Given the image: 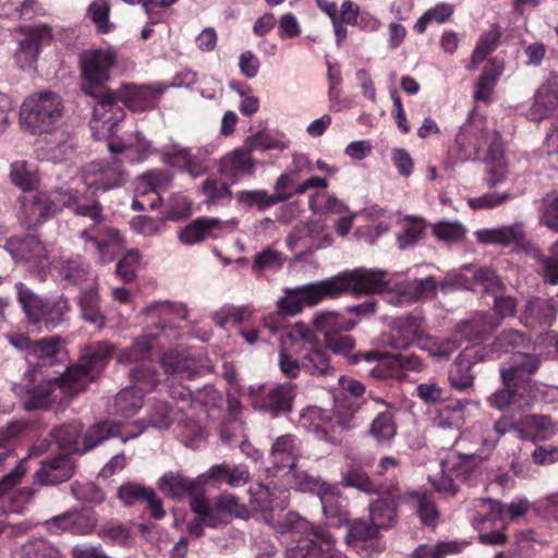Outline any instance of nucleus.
I'll list each match as a JSON object with an SVG mask.
<instances>
[{
	"label": "nucleus",
	"instance_id": "obj_1",
	"mask_svg": "<svg viewBox=\"0 0 558 558\" xmlns=\"http://www.w3.org/2000/svg\"><path fill=\"white\" fill-rule=\"evenodd\" d=\"M114 353L116 345L108 340L88 343L82 349L76 364L65 367L64 372L56 371L59 376L48 377L26 389L22 396L24 408L28 411L48 409L58 399L57 389L65 396L84 391L105 371Z\"/></svg>",
	"mask_w": 558,
	"mask_h": 558
},
{
	"label": "nucleus",
	"instance_id": "obj_2",
	"mask_svg": "<svg viewBox=\"0 0 558 558\" xmlns=\"http://www.w3.org/2000/svg\"><path fill=\"white\" fill-rule=\"evenodd\" d=\"M401 473L400 460L386 456L379 460L373 477L361 469H350L342 477L345 487L379 495L368 506L369 520L378 531L393 527L398 522L399 508L416 498L414 494H405V489L400 486Z\"/></svg>",
	"mask_w": 558,
	"mask_h": 558
},
{
	"label": "nucleus",
	"instance_id": "obj_3",
	"mask_svg": "<svg viewBox=\"0 0 558 558\" xmlns=\"http://www.w3.org/2000/svg\"><path fill=\"white\" fill-rule=\"evenodd\" d=\"M388 286L387 272L380 269L355 268L337 276L299 286L286 291L277 302L278 312L294 316L305 306H314L325 299L333 300L343 294L354 296L381 292Z\"/></svg>",
	"mask_w": 558,
	"mask_h": 558
},
{
	"label": "nucleus",
	"instance_id": "obj_4",
	"mask_svg": "<svg viewBox=\"0 0 558 558\" xmlns=\"http://www.w3.org/2000/svg\"><path fill=\"white\" fill-rule=\"evenodd\" d=\"M448 156L452 162L480 160L489 168L486 183L489 187L506 180V161L501 135L496 130H489L486 119L470 112L466 121L460 126L453 143L448 148Z\"/></svg>",
	"mask_w": 558,
	"mask_h": 558
},
{
	"label": "nucleus",
	"instance_id": "obj_5",
	"mask_svg": "<svg viewBox=\"0 0 558 558\" xmlns=\"http://www.w3.org/2000/svg\"><path fill=\"white\" fill-rule=\"evenodd\" d=\"M78 63L81 89L97 100L94 117L100 120L101 102H106L105 96L113 92L107 88V83L111 80L117 54L110 48L87 49L80 53Z\"/></svg>",
	"mask_w": 558,
	"mask_h": 558
},
{
	"label": "nucleus",
	"instance_id": "obj_6",
	"mask_svg": "<svg viewBox=\"0 0 558 558\" xmlns=\"http://www.w3.org/2000/svg\"><path fill=\"white\" fill-rule=\"evenodd\" d=\"M150 143L146 140H138L136 146L109 145L111 160H99L88 163L83 172V181L89 189L96 191H108L119 186L123 181L122 160L119 154H126L131 161H143L149 155Z\"/></svg>",
	"mask_w": 558,
	"mask_h": 558
},
{
	"label": "nucleus",
	"instance_id": "obj_7",
	"mask_svg": "<svg viewBox=\"0 0 558 558\" xmlns=\"http://www.w3.org/2000/svg\"><path fill=\"white\" fill-rule=\"evenodd\" d=\"M17 300L29 322L43 323L47 329L56 328L65 322L71 306L63 295L41 298L23 282L15 286Z\"/></svg>",
	"mask_w": 558,
	"mask_h": 558
},
{
	"label": "nucleus",
	"instance_id": "obj_8",
	"mask_svg": "<svg viewBox=\"0 0 558 558\" xmlns=\"http://www.w3.org/2000/svg\"><path fill=\"white\" fill-rule=\"evenodd\" d=\"M292 352L301 360L303 371L312 376H332L328 350L318 341L315 332L305 324L299 323L291 331Z\"/></svg>",
	"mask_w": 558,
	"mask_h": 558
},
{
	"label": "nucleus",
	"instance_id": "obj_9",
	"mask_svg": "<svg viewBox=\"0 0 558 558\" xmlns=\"http://www.w3.org/2000/svg\"><path fill=\"white\" fill-rule=\"evenodd\" d=\"M62 114V105L57 94L41 93L27 98L21 107V122L32 133L50 131Z\"/></svg>",
	"mask_w": 558,
	"mask_h": 558
},
{
	"label": "nucleus",
	"instance_id": "obj_10",
	"mask_svg": "<svg viewBox=\"0 0 558 558\" xmlns=\"http://www.w3.org/2000/svg\"><path fill=\"white\" fill-rule=\"evenodd\" d=\"M167 86L157 83L154 85H136L123 84L119 89L113 90L112 94L105 96L106 102H101L104 109L100 111V120L105 119V114L118 107L122 102L133 111H146L157 107L160 96L165 93Z\"/></svg>",
	"mask_w": 558,
	"mask_h": 558
},
{
	"label": "nucleus",
	"instance_id": "obj_11",
	"mask_svg": "<svg viewBox=\"0 0 558 558\" xmlns=\"http://www.w3.org/2000/svg\"><path fill=\"white\" fill-rule=\"evenodd\" d=\"M476 513L472 518V525L480 532L478 539L483 545H504L507 535L505 506L493 499H480L476 505Z\"/></svg>",
	"mask_w": 558,
	"mask_h": 558
},
{
	"label": "nucleus",
	"instance_id": "obj_12",
	"mask_svg": "<svg viewBox=\"0 0 558 558\" xmlns=\"http://www.w3.org/2000/svg\"><path fill=\"white\" fill-rule=\"evenodd\" d=\"M295 395V385L291 383L260 385L248 391L252 407L270 418L291 413Z\"/></svg>",
	"mask_w": 558,
	"mask_h": 558
},
{
	"label": "nucleus",
	"instance_id": "obj_13",
	"mask_svg": "<svg viewBox=\"0 0 558 558\" xmlns=\"http://www.w3.org/2000/svg\"><path fill=\"white\" fill-rule=\"evenodd\" d=\"M17 220L26 230H36L59 213L53 195L46 191H36L20 197Z\"/></svg>",
	"mask_w": 558,
	"mask_h": 558
},
{
	"label": "nucleus",
	"instance_id": "obj_14",
	"mask_svg": "<svg viewBox=\"0 0 558 558\" xmlns=\"http://www.w3.org/2000/svg\"><path fill=\"white\" fill-rule=\"evenodd\" d=\"M427 331L424 328V317L418 314L409 313L393 318L391 323L388 344L395 350H407L421 343L426 339Z\"/></svg>",
	"mask_w": 558,
	"mask_h": 558
},
{
	"label": "nucleus",
	"instance_id": "obj_15",
	"mask_svg": "<svg viewBox=\"0 0 558 558\" xmlns=\"http://www.w3.org/2000/svg\"><path fill=\"white\" fill-rule=\"evenodd\" d=\"M145 313L166 341L179 338L178 323L187 317V308L183 304L172 302L153 303L146 307Z\"/></svg>",
	"mask_w": 558,
	"mask_h": 558
},
{
	"label": "nucleus",
	"instance_id": "obj_16",
	"mask_svg": "<svg viewBox=\"0 0 558 558\" xmlns=\"http://www.w3.org/2000/svg\"><path fill=\"white\" fill-rule=\"evenodd\" d=\"M487 347L472 345L462 350L451 364L448 380L459 391H465L474 384L472 368L478 362L486 361Z\"/></svg>",
	"mask_w": 558,
	"mask_h": 558
},
{
	"label": "nucleus",
	"instance_id": "obj_17",
	"mask_svg": "<svg viewBox=\"0 0 558 558\" xmlns=\"http://www.w3.org/2000/svg\"><path fill=\"white\" fill-rule=\"evenodd\" d=\"M473 277L475 282L484 288V291L492 292L494 294V311L496 318L501 322V319L506 317L514 316L518 306L517 299L502 293L506 287L492 268H478L474 272Z\"/></svg>",
	"mask_w": 558,
	"mask_h": 558
},
{
	"label": "nucleus",
	"instance_id": "obj_18",
	"mask_svg": "<svg viewBox=\"0 0 558 558\" xmlns=\"http://www.w3.org/2000/svg\"><path fill=\"white\" fill-rule=\"evenodd\" d=\"M318 422L314 425V432L319 439L331 445L342 441V433L351 428L353 412L336 408L335 410H322L317 412Z\"/></svg>",
	"mask_w": 558,
	"mask_h": 558
},
{
	"label": "nucleus",
	"instance_id": "obj_19",
	"mask_svg": "<svg viewBox=\"0 0 558 558\" xmlns=\"http://www.w3.org/2000/svg\"><path fill=\"white\" fill-rule=\"evenodd\" d=\"M476 238L483 244L500 245L504 247L513 245L519 250H527L531 245L523 222L481 229L476 232Z\"/></svg>",
	"mask_w": 558,
	"mask_h": 558
},
{
	"label": "nucleus",
	"instance_id": "obj_20",
	"mask_svg": "<svg viewBox=\"0 0 558 558\" xmlns=\"http://www.w3.org/2000/svg\"><path fill=\"white\" fill-rule=\"evenodd\" d=\"M539 365L541 360L536 354L518 352L511 356L507 366L500 368L502 384L509 387L526 388Z\"/></svg>",
	"mask_w": 558,
	"mask_h": 558
},
{
	"label": "nucleus",
	"instance_id": "obj_21",
	"mask_svg": "<svg viewBox=\"0 0 558 558\" xmlns=\"http://www.w3.org/2000/svg\"><path fill=\"white\" fill-rule=\"evenodd\" d=\"M80 238L96 248L98 263L102 265L114 259L116 251L121 242L120 232L107 226H90L80 232Z\"/></svg>",
	"mask_w": 558,
	"mask_h": 558
},
{
	"label": "nucleus",
	"instance_id": "obj_22",
	"mask_svg": "<svg viewBox=\"0 0 558 558\" xmlns=\"http://www.w3.org/2000/svg\"><path fill=\"white\" fill-rule=\"evenodd\" d=\"M75 472V463L69 454L45 459L39 469L33 474V484L40 486H54L68 482Z\"/></svg>",
	"mask_w": 558,
	"mask_h": 558
},
{
	"label": "nucleus",
	"instance_id": "obj_23",
	"mask_svg": "<svg viewBox=\"0 0 558 558\" xmlns=\"http://www.w3.org/2000/svg\"><path fill=\"white\" fill-rule=\"evenodd\" d=\"M302 457V442L293 434L278 436L269 450V462L276 472L288 469L293 470Z\"/></svg>",
	"mask_w": 558,
	"mask_h": 558
},
{
	"label": "nucleus",
	"instance_id": "obj_24",
	"mask_svg": "<svg viewBox=\"0 0 558 558\" xmlns=\"http://www.w3.org/2000/svg\"><path fill=\"white\" fill-rule=\"evenodd\" d=\"M336 545V539L327 529H320L312 537L298 538L286 549L287 558H324Z\"/></svg>",
	"mask_w": 558,
	"mask_h": 558
},
{
	"label": "nucleus",
	"instance_id": "obj_25",
	"mask_svg": "<svg viewBox=\"0 0 558 558\" xmlns=\"http://www.w3.org/2000/svg\"><path fill=\"white\" fill-rule=\"evenodd\" d=\"M25 38L20 41L16 57L23 61L22 66H33L46 45H50L52 40V29L49 25L27 27L24 31Z\"/></svg>",
	"mask_w": 558,
	"mask_h": 558
},
{
	"label": "nucleus",
	"instance_id": "obj_26",
	"mask_svg": "<svg viewBox=\"0 0 558 558\" xmlns=\"http://www.w3.org/2000/svg\"><path fill=\"white\" fill-rule=\"evenodd\" d=\"M66 359V352L63 350L58 337L43 338L33 341L28 355L29 363H34L36 372L44 367L56 366Z\"/></svg>",
	"mask_w": 558,
	"mask_h": 558
},
{
	"label": "nucleus",
	"instance_id": "obj_27",
	"mask_svg": "<svg viewBox=\"0 0 558 558\" xmlns=\"http://www.w3.org/2000/svg\"><path fill=\"white\" fill-rule=\"evenodd\" d=\"M485 459L477 453L458 454L446 460V472H451L458 482L473 486L482 475L481 464Z\"/></svg>",
	"mask_w": 558,
	"mask_h": 558
},
{
	"label": "nucleus",
	"instance_id": "obj_28",
	"mask_svg": "<svg viewBox=\"0 0 558 558\" xmlns=\"http://www.w3.org/2000/svg\"><path fill=\"white\" fill-rule=\"evenodd\" d=\"M158 488L171 499H183L198 495L202 486L198 481L185 476L181 472L169 471L158 481Z\"/></svg>",
	"mask_w": 558,
	"mask_h": 558
},
{
	"label": "nucleus",
	"instance_id": "obj_29",
	"mask_svg": "<svg viewBox=\"0 0 558 558\" xmlns=\"http://www.w3.org/2000/svg\"><path fill=\"white\" fill-rule=\"evenodd\" d=\"M206 483L211 485H229L231 487H240L250 480V472L244 464H230L222 462L211 465L204 474Z\"/></svg>",
	"mask_w": 558,
	"mask_h": 558
},
{
	"label": "nucleus",
	"instance_id": "obj_30",
	"mask_svg": "<svg viewBox=\"0 0 558 558\" xmlns=\"http://www.w3.org/2000/svg\"><path fill=\"white\" fill-rule=\"evenodd\" d=\"M219 171L223 177L229 178L232 183L246 175H252L255 171V161L251 156V150L238 148L226 155L220 161Z\"/></svg>",
	"mask_w": 558,
	"mask_h": 558
},
{
	"label": "nucleus",
	"instance_id": "obj_31",
	"mask_svg": "<svg viewBox=\"0 0 558 558\" xmlns=\"http://www.w3.org/2000/svg\"><path fill=\"white\" fill-rule=\"evenodd\" d=\"M325 341L328 351L330 350L335 354L347 357L351 364H357L361 361L373 362L383 355L381 351L378 350H371L365 353H353L355 339L352 336L341 333V331L328 336Z\"/></svg>",
	"mask_w": 558,
	"mask_h": 558
},
{
	"label": "nucleus",
	"instance_id": "obj_32",
	"mask_svg": "<svg viewBox=\"0 0 558 558\" xmlns=\"http://www.w3.org/2000/svg\"><path fill=\"white\" fill-rule=\"evenodd\" d=\"M324 515L331 526H340L348 521V512L345 510L344 499L342 498L338 485H325L318 495Z\"/></svg>",
	"mask_w": 558,
	"mask_h": 558
},
{
	"label": "nucleus",
	"instance_id": "obj_33",
	"mask_svg": "<svg viewBox=\"0 0 558 558\" xmlns=\"http://www.w3.org/2000/svg\"><path fill=\"white\" fill-rule=\"evenodd\" d=\"M165 338L155 327H148L146 333L134 340L132 347L122 350L118 360L121 363H132L145 360L149 356L154 347H162L166 344Z\"/></svg>",
	"mask_w": 558,
	"mask_h": 558
},
{
	"label": "nucleus",
	"instance_id": "obj_34",
	"mask_svg": "<svg viewBox=\"0 0 558 558\" xmlns=\"http://www.w3.org/2000/svg\"><path fill=\"white\" fill-rule=\"evenodd\" d=\"M161 366L167 375L178 379L193 380L202 373L197 362L175 351L165 352L161 356Z\"/></svg>",
	"mask_w": 558,
	"mask_h": 558
},
{
	"label": "nucleus",
	"instance_id": "obj_35",
	"mask_svg": "<svg viewBox=\"0 0 558 558\" xmlns=\"http://www.w3.org/2000/svg\"><path fill=\"white\" fill-rule=\"evenodd\" d=\"M53 268L66 284H81L87 281L90 275V267L81 255L61 256L53 262Z\"/></svg>",
	"mask_w": 558,
	"mask_h": 558
},
{
	"label": "nucleus",
	"instance_id": "obj_36",
	"mask_svg": "<svg viewBox=\"0 0 558 558\" xmlns=\"http://www.w3.org/2000/svg\"><path fill=\"white\" fill-rule=\"evenodd\" d=\"M529 347L530 340L523 332L515 329H505L495 338L492 345L487 348L488 355L486 360L497 359L501 353L512 352L515 354Z\"/></svg>",
	"mask_w": 558,
	"mask_h": 558
},
{
	"label": "nucleus",
	"instance_id": "obj_37",
	"mask_svg": "<svg viewBox=\"0 0 558 558\" xmlns=\"http://www.w3.org/2000/svg\"><path fill=\"white\" fill-rule=\"evenodd\" d=\"M77 299L83 319L94 324L97 328H102L106 325V316L100 307V296L97 284L82 290Z\"/></svg>",
	"mask_w": 558,
	"mask_h": 558
},
{
	"label": "nucleus",
	"instance_id": "obj_38",
	"mask_svg": "<svg viewBox=\"0 0 558 558\" xmlns=\"http://www.w3.org/2000/svg\"><path fill=\"white\" fill-rule=\"evenodd\" d=\"M489 403L493 408L498 410H519L530 405V395L527 389L522 386L509 387L504 385V388L498 389L489 397Z\"/></svg>",
	"mask_w": 558,
	"mask_h": 558
},
{
	"label": "nucleus",
	"instance_id": "obj_39",
	"mask_svg": "<svg viewBox=\"0 0 558 558\" xmlns=\"http://www.w3.org/2000/svg\"><path fill=\"white\" fill-rule=\"evenodd\" d=\"M519 424L520 433L532 440H548L556 434V424L549 415H526Z\"/></svg>",
	"mask_w": 558,
	"mask_h": 558
},
{
	"label": "nucleus",
	"instance_id": "obj_40",
	"mask_svg": "<svg viewBox=\"0 0 558 558\" xmlns=\"http://www.w3.org/2000/svg\"><path fill=\"white\" fill-rule=\"evenodd\" d=\"M5 248L13 258L31 260L40 257L45 251L38 235L26 234L24 236H10L5 241Z\"/></svg>",
	"mask_w": 558,
	"mask_h": 558
},
{
	"label": "nucleus",
	"instance_id": "obj_41",
	"mask_svg": "<svg viewBox=\"0 0 558 558\" xmlns=\"http://www.w3.org/2000/svg\"><path fill=\"white\" fill-rule=\"evenodd\" d=\"M500 325V320L489 313H478L461 324V332L471 341L487 339Z\"/></svg>",
	"mask_w": 558,
	"mask_h": 558
},
{
	"label": "nucleus",
	"instance_id": "obj_42",
	"mask_svg": "<svg viewBox=\"0 0 558 558\" xmlns=\"http://www.w3.org/2000/svg\"><path fill=\"white\" fill-rule=\"evenodd\" d=\"M533 258L537 263V272L544 282L558 284V239L548 248V254L538 247L534 248Z\"/></svg>",
	"mask_w": 558,
	"mask_h": 558
},
{
	"label": "nucleus",
	"instance_id": "obj_43",
	"mask_svg": "<svg viewBox=\"0 0 558 558\" xmlns=\"http://www.w3.org/2000/svg\"><path fill=\"white\" fill-rule=\"evenodd\" d=\"M379 531L369 520V522L363 519H355L348 525L345 534V542L350 547L359 549H365L366 543L377 539Z\"/></svg>",
	"mask_w": 558,
	"mask_h": 558
},
{
	"label": "nucleus",
	"instance_id": "obj_44",
	"mask_svg": "<svg viewBox=\"0 0 558 558\" xmlns=\"http://www.w3.org/2000/svg\"><path fill=\"white\" fill-rule=\"evenodd\" d=\"M369 434L378 446L389 447L397 435L393 413L388 410L378 413L371 423Z\"/></svg>",
	"mask_w": 558,
	"mask_h": 558
},
{
	"label": "nucleus",
	"instance_id": "obj_45",
	"mask_svg": "<svg viewBox=\"0 0 558 558\" xmlns=\"http://www.w3.org/2000/svg\"><path fill=\"white\" fill-rule=\"evenodd\" d=\"M323 526H316L307 519L301 517L296 512H288L280 523L282 534L289 535L292 543L296 544L298 538L312 537Z\"/></svg>",
	"mask_w": 558,
	"mask_h": 558
},
{
	"label": "nucleus",
	"instance_id": "obj_46",
	"mask_svg": "<svg viewBox=\"0 0 558 558\" xmlns=\"http://www.w3.org/2000/svg\"><path fill=\"white\" fill-rule=\"evenodd\" d=\"M121 426L116 421H101L93 424L83 436V450L88 451L105 440L120 435Z\"/></svg>",
	"mask_w": 558,
	"mask_h": 558
},
{
	"label": "nucleus",
	"instance_id": "obj_47",
	"mask_svg": "<svg viewBox=\"0 0 558 558\" xmlns=\"http://www.w3.org/2000/svg\"><path fill=\"white\" fill-rule=\"evenodd\" d=\"M315 328L323 332L325 340L339 331H350L356 326V320L348 319L337 312H323L314 318Z\"/></svg>",
	"mask_w": 558,
	"mask_h": 558
},
{
	"label": "nucleus",
	"instance_id": "obj_48",
	"mask_svg": "<svg viewBox=\"0 0 558 558\" xmlns=\"http://www.w3.org/2000/svg\"><path fill=\"white\" fill-rule=\"evenodd\" d=\"M219 226V220L213 218H198L189 223L179 235L182 243L192 245L203 242L211 236L214 229Z\"/></svg>",
	"mask_w": 558,
	"mask_h": 558
},
{
	"label": "nucleus",
	"instance_id": "obj_49",
	"mask_svg": "<svg viewBox=\"0 0 558 558\" xmlns=\"http://www.w3.org/2000/svg\"><path fill=\"white\" fill-rule=\"evenodd\" d=\"M236 199L247 207H256L263 211L279 203L289 201V195L269 194L265 190H253L238 192Z\"/></svg>",
	"mask_w": 558,
	"mask_h": 558
},
{
	"label": "nucleus",
	"instance_id": "obj_50",
	"mask_svg": "<svg viewBox=\"0 0 558 558\" xmlns=\"http://www.w3.org/2000/svg\"><path fill=\"white\" fill-rule=\"evenodd\" d=\"M143 407V396L134 387H125L114 397L113 413L124 417L135 415Z\"/></svg>",
	"mask_w": 558,
	"mask_h": 558
},
{
	"label": "nucleus",
	"instance_id": "obj_51",
	"mask_svg": "<svg viewBox=\"0 0 558 558\" xmlns=\"http://www.w3.org/2000/svg\"><path fill=\"white\" fill-rule=\"evenodd\" d=\"M501 36V28L497 24H494L489 31L483 33L473 50L471 63L473 65H477L482 63L489 54L496 51L499 46Z\"/></svg>",
	"mask_w": 558,
	"mask_h": 558
},
{
	"label": "nucleus",
	"instance_id": "obj_52",
	"mask_svg": "<svg viewBox=\"0 0 558 558\" xmlns=\"http://www.w3.org/2000/svg\"><path fill=\"white\" fill-rule=\"evenodd\" d=\"M83 425L78 422H71L54 427L49 436L62 450H77V441L82 435Z\"/></svg>",
	"mask_w": 558,
	"mask_h": 558
},
{
	"label": "nucleus",
	"instance_id": "obj_53",
	"mask_svg": "<svg viewBox=\"0 0 558 558\" xmlns=\"http://www.w3.org/2000/svg\"><path fill=\"white\" fill-rule=\"evenodd\" d=\"M130 378L132 386L136 391L144 395L150 392L160 385V378L155 367L149 365H138L131 369Z\"/></svg>",
	"mask_w": 558,
	"mask_h": 558
},
{
	"label": "nucleus",
	"instance_id": "obj_54",
	"mask_svg": "<svg viewBox=\"0 0 558 558\" xmlns=\"http://www.w3.org/2000/svg\"><path fill=\"white\" fill-rule=\"evenodd\" d=\"M405 494H414L416 496L414 500L407 501L405 506L416 510L423 524L434 526L438 519V512L435 504L426 494L421 493L420 490L407 488Z\"/></svg>",
	"mask_w": 558,
	"mask_h": 558
},
{
	"label": "nucleus",
	"instance_id": "obj_55",
	"mask_svg": "<svg viewBox=\"0 0 558 558\" xmlns=\"http://www.w3.org/2000/svg\"><path fill=\"white\" fill-rule=\"evenodd\" d=\"M445 287V282L438 283L435 277L427 276L422 279H415L408 283L404 288V293L408 294L413 301H420L435 298L437 290H444Z\"/></svg>",
	"mask_w": 558,
	"mask_h": 558
},
{
	"label": "nucleus",
	"instance_id": "obj_56",
	"mask_svg": "<svg viewBox=\"0 0 558 558\" xmlns=\"http://www.w3.org/2000/svg\"><path fill=\"white\" fill-rule=\"evenodd\" d=\"M459 342L452 338H436L427 332L426 339L421 343V350L426 351L436 361L447 360L457 351Z\"/></svg>",
	"mask_w": 558,
	"mask_h": 558
},
{
	"label": "nucleus",
	"instance_id": "obj_57",
	"mask_svg": "<svg viewBox=\"0 0 558 558\" xmlns=\"http://www.w3.org/2000/svg\"><path fill=\"white\" fill-rule=\"evenodd\" d=\"M558 107L557 93L546 89L535 95L534 102L530 109V117L533 120L541 121L554 114Z\"/></svg>",
	"mask_w": 558,
	"mask_h": 558
},
{
	"label": "nucleus",
	"instance_id": "obj_58",
	"mask_svg": "<svg viewBox=\"0 0 558 558\" xmlns=\"http://www.w3.org/2000/svg\"><path fill=\"white\" fill-rule=\"evenodd\" d=\"M10 178L12 183L23 191H33L39 183L38 177L29 169L25 160H16L11 163Z\"/></svg>",
	"mask_w": 558,
	"mask_h": 558
},
{
	"label": "nucleus",
	"instance_id": "obj_59",
	"mask_svg": "<svg viewBox=\"0 0 558 558\" xmlns=\"http://www.w3.org/2000/svg\"><path fill=\"white\" fill-rule=\"evenodd\" d=\"M466 546V543L454 541L439 542L435 546L420 545L412 554L411 558H444L448 554H458Z\"/></svg>",
	"mask_w": 558,
	"mask_h": 558
},
{
	"label": "nucleus",
	"instance_id": "obj_60",
	"mask_svg": "<svg viewBox=\"0 0 558 558\" xmlns=\"http://www.w3.org/2000/svg\"><path fill=\"white\" fill-rule=\"evenodd\" d=\"M289 474L290 478L288 482L291 488L302 493H317V495H319L325 485L329 484L322 482L320 478L305 471L296 469V466H294L293 470H289Z\"/></svg>",
	"mask_w": 558,
	"mask_h": 558
},
{
	"label": "nucleus",
	"instance_id": "obj_61",
	"mask_svg": "<svg viewBox=\"0 0 558 558\" xmlns=\"http://www.w3.org/2000/svg\"><path fill=\"white\" fill-rule=\"evenodd\" d=\"M453 12L454 9L451 4L446 2L438 3L423 13V15L416 21L414 31L418 34H423L429 23H446L452 16Z\"/></svg>",
	"mask_w": 558,
	"mask_h": 558
},
{
	"label": "nucleus",
	"instance_id": "obj_62",
	"mask_svg": "<svg viewBox=\"0 0 558 558\" xmlns=\"http://www.w3.org/2000/svg\"><path fill=\"white\" fill-rule=\"evenodd\" d=\"M251 506L260 512H271L276 508L274 492L269 485L256 483L250 487Z\"/></svg>",
	"mask_w": 558,
	"mask_h": 558
},
{
	"label": "nucleus",
	"instance_id": "obj_63",
	"mask_svg": "<svg viewBox=\"0 0 558 558\" xmlns=\"http://www.w3.org/2000/svg\"><path fill=\"white\" fill-rule=\"evenodd\" d=\"M87 14L99 34H109L113 31L114 25L109 21L110 5L107 0L93 1L88 7Z\"/></svg>",
	"mask_w": 558,
	"mask_h": 558
},
{
	"label": "nucleus",
	"instance_id": "obj_64",
	"mask_svg": "<svg viewBox=\"0 0 558 558\" xmlns=\"http://www.w3.org/2000/svg\"><path fill=\"white\" fill-rule=\"evenodd\" d=\"M21 558H61V554L45 539L36 538L22 546Z\"/></svg>",
	"mask_w": 558,
	"mask_h": 558
}]
</instances>
